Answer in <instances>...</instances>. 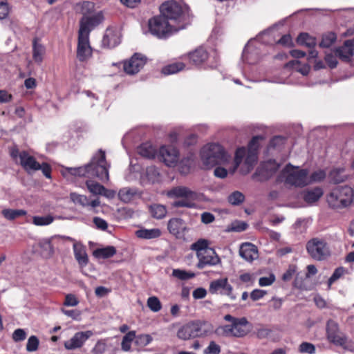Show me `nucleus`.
I'll list each match as a JSON object with an SVG mask.
<instances>
[{"label":"nucleus","instance_id":"obj_50","mask_svg":"<svg viewBox=\"0 0 354 354\" xmlns=\"http://www.w3.org/2000/svg\"><path fill=\"white\" fill-rule=\"evenodd\" d=\"M227 200L230 204L239 205L244 201L245 196L241 192L235 191L229 195Z\"/></svg>","mask_w":354,"mask_h":354},{"label":"nucleus","instance_id":"obj_9","mask_svg":"<svg viewBox=\"0 0 354 354\" xmlns=\"http://www.w3.org/2000/svg\"><path fill=\"white\" fill-rule=\"evenodd\" d=\"M149 32L158 39H166L178 32L175 25L168 21L161 15L151 18L148 21Z\"/></svg>","mask_w":354,"mask_h":354},{"label":"nucleus","instance_id":"obj_52","mask_svg":"<svg viewBox=\"0 0 354 354\" xmlns=\"http://www.w3.org/2000/svg\"><path fill=\"white\" fill-rule=\"evenodd\" d=\"M146 175L148 180L154 183L158 180L160 174L155 166H150L146 169Z\"/></svg>","mask_w":354,"mask_h":354},{"label":"nucleus","instance_id":"obj_48","mask_svg":"<svg viewBox=\"0 0 354 354\" xmlns=\"http://www.w3.org/2000/svg\"><path fill=\"white\" fill-rule=\"evenodd\" d=\"M134 338L135 331H130L123 337L121 343V347L124 351H130L131 342L134 339Z\"/></svg>","mask_w":354,"mask_h":354},{"label":"nucleus","instance_id":"obj_37","mask_svg":"<svg viewBox=\"0 0 354 354\" xmlns=\"http://www.w3.org/2000/svg\"><path fill=\"white\" fill-rule=\"evenodd\" d=\"M297 42L301 46H305L309 48H314L317 44L315 37L310 36L309 34L302 32L297 37Z\"/></svg>","mask_w":354,"mask_h":354},{"label":"nucleus","instance_id":"obj_19","mask_svg":"<svg viewBox=\"0 0 354 354\" xmlns=\"http://www.w3.org/2000/svg\"><path fill=\"white\" fill-rule=\"evenodd\" d=\"M327 337L333 344L339 346H344L346 344V338L339 330L338 324L333 320L327 322Z\"/></svg>","mask_w":354,"mask_h":354},{"label":"nucleus","instance_id":"obj_1","mask_svg":"<svg viewBox=\"0 0 354 354\" xmlns=\"http://www.w3.org/2000/svg\"><path fill=\"white\" fill-rule=\"evenodd\" d=\"M109 168L110 165L106 160L105 152L100 149L93 155L90 162L83 167L68 168L66 172L73 176L96 177L102 182H108Z\"/></svg>","mask_w":354,"mask_h":354},{"label":"nucleus","instance_id":"obj_25","mask_svg":"<svg viewBox=\"0 0 354 354\" xmlns=\"http://www.w3.org/2000/svg\"><path fill=\"white\" fill-rule=\"evenodd\" d=\"M194 331L195 337H204L210 335L214 332L212 324L206 321H194Z\"/></svg>","mask_w":354,"mask_h":354},{"label":"nucleus","instance_id":"obj_38","mask_svg":"<svg viewBox=\"0 0 354 354\" xmlns=\"http://www.w3.org/2000/svg\"><path fill=\"white\" fill-rule=\"evenodd\" d=\"M279 168V165L274 160H269L261 165L263 173L266 176H271Z\"/></svg>","mask_w":354,"mask_h":354},{"label":"nucleus","instance_id":"obj_35","mask_svg":"<svg viewBox=\"0 0 354 354\" xmlns=\"http://www.w3.org/2000/svg\"><path fill=\"white\" fill-rule=\"evenodd\" d=\"M116 249L114 246L109 245L102 248H97L93 251V256L97 259H108L116 254Z\"/></svg>","mask_w":354,"mask_h":354},{"label":"nucleus","instance_id":"obj_6","mask_svg":"<svg viewBox=\"0 0 354 354\" xmlns=\"http://www.w3.org/2000/svg\"><path fill=\"white\" fill-rule=\"evenodd\" d=\"M326 201L331 209L347 208L354 203V190L349 186H338L326 196Z\"/></svg>","mask_w":354,"mask_h":354},{"label":"nucleus","instance_id":"obj_60","mask_svg":"<svg viewBox=\"0 0 354 354\" xmlns=\"http://www.w3.org/2000/svg\"><path fill=\"white\" fill-rule=\"evenodd\" d=\"M275 279L274 274L271 273L268 277H261L259 280V284L261 287L268 286L274 282Z\"/></svg>","mask_w":354,"mask_h":354},{"label":"nucleus","instance_id":"obj_26","mask_svg":"<svg viewBox=\"0 0 354 354\" xmlns=\"http://www.w3.org/2000/svg\"><path fill=\"white\" fill-rule=\"evenodd\" d=\"M167 229L176 238H181L187 228L182 218H172L168 221Z\"/></svg>","mask_w":354,"mask_h":354},{"label":"nucleus","instance_id":"obj_21","mask_svg":"<svg viewBox=\"0 0 354 354\" xmlns=\"http://www.w3.org/2000/svg\"><path fill=\"white\" fill-rule=\"evenodd\" d=\"M70 199L74 204L80 205L82 207H87L89 210H93L95 213L97 212L95 211V208L100 205L99 199L90 201L87 196L77 193H71L70 194Z\"/></svg>","mask_w":354,"mask_h":354},{"label":"nucleus","instance_id":"obj_31","mask_svg":"<svg viewBox=\"0 0 354 354\" xmlns=\"http://www.w3.org/2000/svg\"><path fill=\"white\" fill-rule=\"evenodd\" d=\"M136 235L142 239H153L159 238L162 235V232L159 228H141L136 232Z\"/></svg>","mask_w":354,"mask_h":354},{"label":"nucleus","instance_id":"obj_49","mask_svg":"<svg viewBox=\"0 0 354 354\" xmlns=\"http://www.w3.org/2000/svg\"><path fill=\"white\" fill-rule=\"evenodd\" d=\"M152 339H153L150 335L141 334L137 336L135 335V338L133 340L137 346L140 347H144L149 344L151 342Z\"/></svg>","mask_w":354,"mask_h":354},{"label":"nucleus","instance_id":"obj_17","mask_svg":"<svg viewBox=\"0 0 354 354\" xmlns=\"http://www.w3.org/2000/svg\"><path fill=\"white\" fill-rule=\"evenodd\" d=\"M147 58L140 53H135L129 60L124 63V70L129 75L138 73L145 66Z\"/></svg>","mask_w":354,"mask_h":354},{"label":"nucleus","instance_id":"obj_15","mask_svg":"<svg viewBox=\"0 0 354 354\" xmlns=\"http://www.w3.org/2000/svg\"><path fill=\"white\" fill-rule=\"evenodd\" d=\"M232 286L229 283L227 278H220L211 281L209 291L211 294L227 295L232 299H235L232 294Z\"/></svg>","mask_w":354,"mask_h":354},{"label":"nucleus","instance_id":"obj_20","mask_svg":"<svg viewBox=\"0 0 354 354\" xmlns=\"http://www.w3.org/2000/svg\"><path fill=\"white\" fill-rule=\"evenodd\" d=\"M92 55V49L89 44V37L78 34L77 57L81 61L87 60Z\"/></svg>","mask_w":354,"mask_h":354},{"label":"nucleus","instance_id":"obj_16","mask_svg":"<svg viewBox=\"0 0 354 354\" xmlns=\"http://www.w3.org/2000/svg\"><path fill=\"white\" fill-rule=\"evenodd\" d=\"M179 152L172 146H162L159 149L158 158L167 166L174 167L178 161Z\"/></svg>","mask_w":354,"mask_h":354},{"label":"nucleus","instance_id":"obj_51","mask_svg":"<svg viewBox=\"0 0 354 354\" xmlns=\"http://www.w3.org/2000/svg\"><path fill=\"white\" fill-rule=\"evenodd\" d=\"M193 164L194 158L192 155L184 158L180 162V172L187 174Z\"/></svg>","mask_w":354,"mask_h":354},{"label":"nucleus","instance_id":"obj_55","mask_svg":"<svg viewBox=\"0 0 354 354\" xmlns=\"http://www.w3.org/2000/svg\"><path fill=\"white\" fill-rule=\"evenodd\" d=\"M39 340L37 337L31 335L27 341L26 350L28 352H35L38 349Z\"/></svg>","mask_w":354,"mask_h":354},{"label":"nucleus","instance_id":"obj_41","mask_svg":"<svg viewBox=\"0 0 354 354\" xmlns=\"http://www.w3.org/2000/svg\"><path fill=\"white\" fill-rule=\"evenodd\" d=\"M1 213L6 219L12 221L17 217L25 216L26 211L24 209H5L2 210Z\"/></svg>","mask_w":354,"mask_h":354},{"label":"nucleus","instance_id":"obj_18","mask_svg":"<svg viewBox=\"0 0 354 354\" xmlns=\"http://www.w3.org/2000/svg\"><path fill=\"white\" fill-rule=\"evenodd\" d=\"M118 350V346L113 339L105 338L97 340L91 352L93 354H116Z\"/></svg>","mask_w":354,"mask_h":354},{"label":"nucleus","instance_id":"obj_23","mask_svg":"<svg viewBox=\"0 0 354 354\" xmlns=\"http://www.w3.org/2000/svg\"><path fill=\"white\" fill-rule=\"evenodd\" d=\"M19 163L28 173L39 170V163L26 151H22L19 153Z\"/></svg>","mask_w":354,"mask_h":354},{"label":"nucleus","instance_id":"obj_43","mask_svg":"<svg viewBox=\"0 0 354 354\" xmlns=\"http://www.w3.org/2000/svg\"><path fill=\"white\" fill-rule=\"evenodd\" d=\"M171 275L179 280L185 281L194 278L196 274L185 270L174 269Z\"/></svg>","mask_w":354,"mask_h":354},{"label":"nucleus","instance_id":"obj_33","mask_svg":"<svg viewBox=\"0 0 354 354\" xmlns=\"http://www.w3.org/2000/svg\"><path fill=\"white\" fill-rule=\"evenodd\" d=\"M120 42V38L111 30H107L102 43V46L107 48H114Z\"/></svg>","mask_w":354,"mask_h":354},{"label":"nucleus","instance_id":"obj_34","mask_svg":"<svg viewBox=\"0 0 354 354\" xmlns=\"http://www.w3.org/2000/svg\"><path fill=\"white\" fill-rule=\"evenodd\" d=\"M323 191L319 187L307 190L304 193V200L308 204H313L322 197Z\"/></svg>","mask_w":354,"mask_h":354},{"label":"nucleus","instance_id":"obj_5","mask_svg":"<svg viewBox=\"0 0 354 354\" xmlns=\"http://www.w3.org/2000/svg\"><path fill=\"white\" fill-rule=\"evenodd\" d=\"M201 159L205 169H211L217 165H225L230 160V156L223 147L216 143L205 145L201 150Z\"/></svg>","mask_w":354,"mask_h":354},{"label":"nucleus","instance_id":"obj_59","mask_svg":"<svg viewBox=\"0 0 354 354\" xmlns=\"http://www.w3.org/2000/svg\"><path fill=\"white\" fill-rule=\"evenodd\" d=\"M326 177V173L324 170H318L313 172L310 177L309 184L315 182H319L324 180Z\"/></svg>","mask_w":354,"mask_h":354},{"label":"nucleus","instance_id":"obj_22","mask_svg":"<svg viewBox=\"0 0 354 354\" xmlns=\"http://www.w3.org/2000/svg\"><path fill=\"white\" fill-rule=\"evenodd\" d=\"M335 54L342 61L350 62L354 55V38L345 41L342 46L336 48Z\"/></svg>","mask_w":354,"mask_h":354},{"label":"nucleus","instance_id":"obj_24","mask_svg":"<svg viewBox=\"0 0 354 354\" xmlns=\"http://www.w3.org/2000/svg\"><path fill=\"white\" fill-rule=\"evenodd\" d=\"M118 197L124 203H129L141 197V192L136 187H125L121 188Z\"/></svg>","mask_w":354,"mask_h":354},{"label":"nucleus","instance_id":"obj_44","mask_svg":"<svg viewBox=\"0 0 354 354\" xmlns=\"http://www.w3.org/2000/svg\"><path fill=\"white\" fill-rule=\"evenodd\" d=\"M185 67L183 62H177L169 64L162 68V73L165 75H171L183 70Z\"/></svg>","mask_w":354,"mask_h":354},{"label":"nucleus","instance_id":"obj_3","mask_svg":"<svg viewBox=\"0 0 354 354\" xmlns=\"http://www.w3.org/2000/svg\"><path fill=\"white\" fill-rule=\"evenodd\" d=\"M264 138L262 136H257L252 138L248 144V147H239L236 149L234 158V166L230 171L234 173L239 165L243 162L241 171L246 174L254 167L257 161V150L259 147V140Z\"/></svg>","mask_w":354,"mask_h":354},{"label":"nucleus","instance_id":"obj_63","mask_svg":"<svg viewBox=\"0 0 354 354\" xmlns=\"http://www.w3.org/2000/svg\"><path fill=\"white\" fill-rule=\"evenodd\" d=\"M93 221L97 229L102 231H105L107 230L108 223L103 218L100 217H94Z\"/></svg>","mask_w":354,"mask_h":354},{"label":"nucleus","instance_id":"obj_53","mask_svg":"<svg viewBox=\"0 0 354 354\" xmlns=\"http://www.w3.org/2000/svg\"><path fill=\"white\" fill-rule=\"evenodd\" d=\"M346 272V270L343 267H339L335 270L333 274L328 279V287L330 288L331 285L340 277H342Z\"/></svg>","mask_w":354,"mask_h":354},{"label":"nucleus","instance_id":"obj_7","mask_svg":"<svg viewBox=\"0 0 354 354\" xmlns=\"http://www.w3.org/2000/svg\"><path fill=\"white\" fill-rule=\"evenodd\" d=\"M169 198H182L174 202L175 207H196L195 201L200 199L201 194L185 186H176L167 192Z\"/></svg>","mask_w":354,"mask_h":354},{"label":"nucleus","instance_id":"obj_45","mask_svg":"<svg viewBox=\"0 0 354 354\" xmlns=\"http://www.w3.org/2000/svg\"><path fill=\"white\" fill-rule=\"evenodd\" d=\"M336 39L337 36L334 32H327L323 35L319 46L322 48H329L335 43Z\"/></svg>","mask_w":354,"mask_h":354},{"label":"nucleus","instance_id":"obj_64","mask_svg":"<svg viewBox=\"0 0 354 354\" xmlns=\"http://www.w3.org/2000/svg\"><path fill=\"white\" fill-rule=\"evenodd\" d=\"M297 272V266L295 265L289 266L288 270L283 273L282 276V279L285 281L290 280L293 275Z\"/></svg>","mask_w":354,"mask_h":354},{"label":"nucleus","instance_id":"obj_4","mask_svg":"<svg viewBox=\"0 0 354 354\" xmlns=\"http://www.w3.org/2000/svg\"><path fill=\"white\" fill-rule=\"evenodd\" d=\"M190 249L196 252L198 259L196 266L198 269L215 266L221 263L220 257L213 248L209 247L208 241L205 239H201L192 243Z\"/></svg>","mask_w":354,"mask_h":354},{"label":"nucleus","instance_id":"obj_8","mask_svg":"<svg viewBox=\"0 0 354 354\" xmlns=\"http://www.w3.org/2000/svg\"><path fill=\"white\" fill-rule=\"evenodd\" d=\"M280 178L286 184L295 187H302L309 184L308 170L293 167L290 164L282 170Z\"/></svg>","mask_w":354,"mask_h":354},{"label":"nucleus","instance_id":"obj_57","mask_svg":"<svg viewBox=\"0 0 354 354\" xmlns=\"http://www.w3.org/2000/svg\"><path fill=\"white\" fill-rule=\"evenodd\" d=\"M10 10V8L7 0H0V20L6 19Z\"/></svg>","mask_w":354,"mask_h":354},{"label":"nucleus","instance_id":"obj_36","mask_svg":"<svg viewBox=\"0 0 354 354\" xmlns=\"http://www.w3.org/2000/svg\"><path fill=\"white\" fill-rule=\"evenodd\" d=\"M286 67L291 68L295 71L301 73L302 75H307L310 71V66L308 64H301L298 60L290 61L286 64Z\"/></svg>","mask_w":354,"mask_h":354},{"label":"nucleus","instance_id":"obj_13","mask_svg":"<svg viewBox=\"0 0 354 354\" xmlns=\"http://www.w3.org/2000/svg\"><path fill=\"white\" fill-rule=\"evenodd\" d=\"M270 32V30L261 32L257 37V39H251L248 41L243 51L242 59L244 62L250 64H253L259 60V56L254 43H256L257 41H261L263 36L269 35Z\"/></svg>","mask_w":354,"mask_h":354},{"label":"nucleus","instance_id":"obj_28","mask_svg":"<svg viewBox=\"0 0 354 354\" xmlns=\"http://www.w3.org/2000/svg\"><path fill=\"white\" fill-rule=\"evenodd\" d=\"M74 257L80 267L83 268L88 263V257L86 254V247L80 242H75L73 245Z\"/></svg>","mask_w":354,"mask_h":354},{"label":"nucleus","instance_id":"obj_27","mask_svg":"<svg viewBox=\"0 0 354 354\" xmlns=\"http://www.w3.org/2000/svg\"><path fill=\"white\" fill-rule=\"evenodd\" d=\"M240 256L246 261L252 262L259 257L257 248L252 243H244L239 249Z\"/></svg>","mask_w":354,"mask_h":354},{"label":"nucleus","instance_id":"obj_40","mask_svg":"<svg viewBox=\"0 0 354 354\" xmlns=\"http://www.w3.org/2000/svg\"><path fill=\"white\" fill-rule=\"evenodd\" d=\"M330 178L335 183H340L346 179L347 175L344 168H336L330 172Z\"/></svg>","mask_w":354,"mask_h":354},{"label":"nucleus","instance_id":"obj_46","mask_svg":"<svg viewBox=\"0 0 354 354\" xmlns=\"http://www.w3.org/2000/svg\"><path fill=\"white\" fill-rule=\"evenodd\" d=\"M54 221V217L50 214L46 216H35L32 218V223L37 226H44L52 223Z\"/></svg>","mask_w":354,"mask_h":354},{"label":"nucleus","instance_id":"obj_10","mask_svg":"<svg viewBox=\"0 0 354 354\" xmlns=\"http://www.w3.org/2000/svg\"><path fill=\"white\" fill-rule=\"evenodd\" d=\"M224 319L231 322V324L225 325L222 328L225 335L243 337L248 333L249 323L245 317L236 318L230 315H226Z\"/></svg>","mask_w":354,"mask_h":354},{"label":"nucleus","instance_id":"obj_54","mask_svg":"<svg viewBox=\"0 0 354 354\" xmlns=\"http://www.w3.org/2000/svg\"><path fill=\"white\" fill-rule=\"evenodd\" d=\"M147 306L155 313L160 311L162 308L161 303L156 297H151L147 299Z\"/></svg>","mask_w":354,"mask_h":354},{"label":"nucleus","instance_id":"obj_2","mask_svg":"<svg viewBox=\"0 0 354 354\" xmlns=\"http://www.w3.org/2000/svg\"><path fill=\"white\" fill-rule=\"evenodd\" d=\"M160 15L171 24L175 25L176 30H182L190 23V13L186 5L176 1H167L160 7Z\"/></svg>","mask_w":354,"mask_h":354},{"label":"nucleus","instance_id":"obj_12","mask_svg":"<svg viewBox=\"0 0 354 354\" xmlns=\"http://www.w3.org/2000/svg\"><path fill=\"white\" fill-rule=\"evenodd\" d=\"M104 15L98 12L92 15L82 16L80 21L79 35L89 37L90 32L104 21Z\"/></svg>","mask_w":354,"mask_h":354},{"label":"nucleus","instance_id":"obj_56","mask_svg":"<svg viewBox=\"0 0 354 354\" xmlns=\"http://www.w3.org/2000/svg\"><path fill=\"white\" fill-rule=\"evenodd\" d=\"M39 247L45 252L44 255L50 256L53 253V248L50 239H45L39 242Z\"/></svg>","mask_w":354,"mask_h":354},{"label":"nucleus","instance_id":"obj_47","mask_svg":"<svg viewBox=\"0 0 354 354\" xmlns=\"http://www.w3.org/2000/svg\"><path fill=\"white\" fill-rule=\"evenodd\" d=\"M86 185L88 191L95 195H101L102 192L104 189L103 185L93 180H87Z\"/></svg>","mask_w":354,"mask_h":354},{"label":"nucleus","instance_id":"obj_30","mask_svg":"<svg viewBox=\"0 0 354 354\" xmlns=\"http://www.w3.org/2000/svg\"><path fill=\"white\" fill-rule=\"evenodd\" d=\"M45 53V46L37 39H35L32 41V59L34 62L40 64L43 61Z\"/></svg>","mask_w":354,"mask_h":354},{"label":"nucleus","instance_id":"obj_58","mask_svg":"<svg viewBox=\"0 0 354 354\" xmlns=\"http://www.w3.org/2000/svg\"><path fill=\"white\" fill-rule=\"evenodd\" d=\"M299 351L302 353L313 354L315 353V347L311 343L303 342L299 345Z\"/></svg>","mask_w":354,"mask_h":354},{"label":"nucleus","instance_id":"obj_39","mask_svg":"<svg viewBox=\"0 0 354 354\" xmlns=\"http://www.w3.org/2000/svg\"><path fill=\"white\" fill-rule=\"evenodd\" d=\"M138 151L140 156L149 159L153 158L156 154V149L149 143L142 144Z\"/></svg>","mask_w":354,"mask_h":354},{"label":"nucleus","instance_id":"obj_62","mask_svg":"<svg viewBox=\"0 0 354 354\" xmlns=\"http://www.w3.org/2000/svg\"><path fill=\"white\" fill-rule=\"evenodd\" d=\"M94 10V3L90 1H84L82 3V13L83 16H88Z\"/></svg>","mask_w":354,"mask_h":354},{"label":"nucleus","instance_id":"obj_14","mask_svg":"<svg viewBox=\"0 0 354 354\" xmlns=\"http://www.w3.org/2000/svg\"><path fill=\"white\" fill-rule=\"evenodd\" d=\"M93 335L92 330L79 331L64 343L66 350L73 351L82 348L86 342Z\"/></svg>","mask_w":354,"mask_h":354},{"label":"nucleus","instance_id":"obj_29","mask_svg":"<svg viewBox=\"0 0 354 354\" xmlns=\"http://www.w3.org/2000/svg\"><path fill=\"white\" fill-rule=\"evenodd\" d=\"M188 57L192 64L200 66L207 59L208 53L203 48H198L189 53Z\"/></svg>","mask_w":354,"mask_h":354},{"label":"nucleus","instance_id":"obj_61","mask_svg":"<svg viewBox=\"0 0 354 354\" xmlns=\"http://www.w3.org/2000/svg\"><path fill=\"white\" fill-rule=\"evenodd\" d=\"M221 348L219 345L214 342H211L208 346L205 349L204 354H219Z\"/></svg>","mask_w":354,"mask_h":354},{"label":"nucleus","instance_id":"obj_32","mask_svg":"<svg viewBox=\"0 0 354 354\" xmlns=\"http://www.w3.org/2000/svg\"><path fill=\"white\" fill-rule=\"evenodd\" d=\"M177 337L183 340L196 338L193 322H190L181 326L177 332Z\"/></svg>","mask_w":354,"mask_h":354},{"label":"nucleus","instance_id":"obj_42","mask_svg":"<svg viewBox=\"0 0 354 354\" xmlns=\"http://www.w3.org/2000/svg\"><path fill=\"white\" fill-rule=\"evenodd\" d=\"M151 215L158 219L164 218L167 214V209L164 205L153 204L150 206Z\"/></svg>","mask_w":354,"mask_h":354},{"label":"nucleus","instance_id":"obj_11","mask_svg":"<svg viewBox=\"0 0 354 354\" xmlns=\"http://www.w3.org/2000/svg\"><path fill=\"white\" fill-rule=\"evenodd\" d=\"M308 254L315 260L323 261L330 256V250L326 242L319 238H313L306 243Z\"/></svg>","mask_w":354,"mask_h":354}]
</instances>
